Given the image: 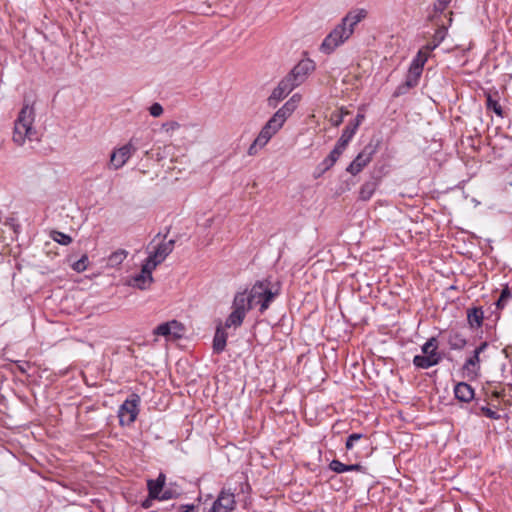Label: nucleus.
<instances>
[{
	"mask_svg": "<svg viewBox=\"0 0 512 512\" xmlns=\"http://www.w3.org/2000/svg\"><path fill=\"white\" fill-rule=\"evenodd\" d=\"M34 120V107L28 103L24 104L14 124L13 141L17 145L22 146L27 139L30 141L33 139L36 134L33 127Z\"/></svg>",
	"mask_w": 512,
	"mask_h": 512,
	"instance_id": "nucleus-1",
	"label": "nucleus"
},
{
	"mask_svg": "<svg viewBox=\"0 0 512 512\" xmlns=\"http://www.w3.org/2000/svg\"><path fill=\"white\" fill-rule=\"evenodd\" d=\"M248 293L250 295V302H252L253 307L259 305V311L264 313L270 307V304L274 301V299L278 296L279 289H274V286L271 284V282L267 279H264L257 281Z\"/></svg>",
	"mask_w": 512,
	"mask_h": 512,
	"instance_id": "nucleus-2",
	"label": "nucleus"
},
{
	"mask_svg": "<svg viewBox=\"0 0 512 512\" xmlns=\"http://www.w3.org/2000/svg\"><path fill=\"white\" fill-rule=\"evenodd\" d=\"M159 238L160 234H157L147 247L149 255L145 262L152 268L160 265L172 253L175 245V240L173 239L165 241L166 235L157 242Z\"/></svg>",
	"mask_w": 512,
	"mask_h": 512,
	"instance_id": "nucleus-3",
	"label": "nucleus"
},
{
	"mask_svg": "<svg viewBox=\"0 0 512 512\" xmlns=\"http://www.w3.org/2000/svg\"><path fill=\"white\" fill-rule=\"evenodd\" d=\"M423 355H416L413 359V364L422 369H428L437 365L441 360V355L438 352V340L431 337L421 348Z\"/></svg>",
	"mask_w": 512,
	"mask_h": 512,
	"instance_id": "nucleus-4",
	"label": "nucleus"
},
{
	"mask_svg": "<svg viewBox=\"0 0 512 512\" xmlns=\"http://www.w3.org/2000/svg\"><path fill=\"white\" fill-rule=\"evenodd\" d=\"M352 36V30L339 23L323 40L320 50L331 54L337 47L345 43Z\"/></svg>",
	"mask_w": 512,
	"mask_h": 512,
	"instance_id": "nucleus-5",
	"label": "nucleus"
},
{
	"mask_svg": "<svg viewBox=\"0 0 512 512\" xmlns=\"http://www.w3.org/2000/svg\"><path fill=\"white\" fill-rule=\"evenodd\" d=\"M136 150L137 147L133 144V139H131L125 145L114 149L110 155V161L108 164L109 169L118 170L122 168L131 158V156L136 152Z\"/></svg>",
	"mask_w": 512,
	"mask_h": 512,
	"instance_id": "nucleus-6",
	"label": "nucleus"
},
{
	"mask_svg": "<svg viewBox=\"0 0 512 512\" xmlns=\"http://www.w3.org/2000/svg\"><path fill=\"white\" fill-rule=\"evenodd\" d=\"M140 397L137 394H132L124 403L120 406L118 411L119 421L122 425L132 424L138 415Z\"/></svg>",
	"mask_w": 512,
	"mask_h": 512,
	"instance_id": "nucleus-7",
	"label": "nucleus"
},
{
	"mask_svg": "<svg viewBox=\"0 0 512 512\" xmlns=\"http://www.w3.org/2000/svg\"><path fill=\"white\" fill-rule=\"evenodd\" d=\"M281 127L273 123L271 119L265 124V126L261 129L260 133L254 140V142L250 145L248 149L249 155L257 154L258 150L263 148L275 135Z\"/></svg>",
	"mask_w": 512,
	"mask_h": 512,
	"instance_id": "nucleus-8",
	"label": "nucleus"
},
{
	"mask_svg": "<svg viewBox=\"0 0 512 512\" xmlns=\"http://www.w3.org/2000/svg\"><path fill=\"white\" fill-rule=\"evenodd\" d=\"M184 326L177 320H171L158 325L153 334L156 336H163L166 340H177L184 335Z\"/></svg>",
	"mask_w": 512,
	"mask_h": 512,
	"instance_id": "nucleus-9",
	"label": "nucleus"
},
{
	"mask_svg": "<svg viewBox=\"0 0 512 512\" xmlns=\"http://www.w3.org/2000/svg\"><path fill=\"white\" fill-rule=\"evenodd\" d=\"M315 70V63L311 59L301 60L287 75L295 86L301 85L307 78V76Z\"/></svg>",
	"mask_w": 512,
	"mask_h": 512,
	"instance_id": "nucleus-10",
	"label": "nucleus"
},
{
	"mask_svg": "<svg viewBox=\"0 0 512 512\" xmlns=\"http://www.w3.org/2000/svg\"><path fill=\"white\" fill-rule=\"evenodd\" d=\"M294 88H296L295 84H293L291 80L286 76L272 91L270 97L268 98L269 105L276 106L277 103L284 99Z\"/></svg>",
	"mask_w": 512,
	"mask_h": 512,
	"instance_id": "nucleus-11",
	"label": "nucleus"
},
{
	"mask_svg": "<svg viewBox=\"0 0 512 512\" xmlns=\"http://www.w3.org/2000/svg\"><path fill=\"white\" fill-rule=\"evenodd\" d=\"M374 148L366 146L357 157L347 167V171L352 175L358 174L371 161Z\"/></svg>",
	"mask_w": 512,
	"mask_h": 512,
	"instance_id": "nucleus-12",
	"label": "nucleus"
},
{
	"mask_svg": "<svg viewBox=\"0 0 512 512\" xmlns=\"http://www.w3.org/2000/svg\"><path fill=\"white\" fill-rule=\"evenodd\" d=\"M155 269L156 268H152L148 265V263L144 262L141 272L132 278L130 285L141 290L149 288L153 282L152 272Z\"/></svg>",
	"mask_w": 512,
	"mask_h": 512,
	"instance_id": "nucleus-13",
	"label": "nucleus"
},
{
	"mask_svg": "<svg viewBox=\"0 0 512 512\" xmlns=\"http://www.w3.org/2000/svg\"><path fill=\"white\" fill-rule=\"evenodd\" d=\"M235 507V497L232 492L221 491L212 506V512H230Z\"/></svg>",
	"mask_w": 512,
	"mask_h": 512,
	"instance_id": "nucleus-14",
	"label": "nucleus"
},
{
	"mask_svg": "<svg viewBox=\"0 0 512 512\" xmlns=\"http://www.w3.org/2000/svg\"><path fill=\"white\" fill-rule=\"evenodd\" d=\"M421 75L422 73L418 72V70L409 69L405 81L395 89L393 96L399 97L406 94L410 89L416 87Z\"/></svg>",
	"mask_w": 512,
	"mask_h": 512,
	"instance_id": "nucleus-15",
	"label": "nucleus"
},
{
	"mask_svg": "<svg viewBox=\"0 0 512 512\" xmlns=\"http://www.w3.org/2000/svg\"><path fill=\"white\" fill-rule=\"evenodd\" d=\"M488 347L487 342H483L474 350L473 356L466 360L464 370L470 376H477L480 369V354Z\"/></svg>",
	"mask_w": 512,
	"mask_h": 512,
	"instance_id": "nucleus-16",
	"label": "nucleus"
},
{
	"mask_svg": "<svg viewBox=\"0 0 512 512\" xmlns=\"http://www.w3.org/2000/svg\"><path fill=\"white\" fill-rule=\"evenodd\" d=\"M367 16V11L363 8L351 10L346 14V16L341 20V24L344 27H348L352 30V34L354 33V29L358 23H360Z\"/></svg>",
	"mask_w": 512,
	"mask_h": 512,
	"instance_id": "nucleus-17",
	"label": "nucleus"
},
{
	"mask_svg": "<svg viewBox=\"0 0 512 512\" xmlns=\"http://www.w3.org/2000/svg\"><path fill=\"white\" fill-rule=\"evenodd\" d=\"M232 308L244 314L252 309L253 305L252 302H250L249 293L246 291L238 292L234 297Z\"/></svg>",
	"mask_w": 512,
	"mask_h": 512,
	"instance_id": "nucleus-18",
	"label": "nucleus"
},
{
	"mask_svg": "<svg viewBox=\"0 0 512 512\" xmlns=\"http://www.w3.org/2000/svg\"><path fill=\"white\" fill-rule=\"evenodd\" d=\"M456 399L461 402H470L474 398V389L466 382H459L454 388Z\"/></svg>",
	"mask_w": 512,
	"mask_h": 512,
	"instance_id": "nucleus-19",
	"label": "nucleus"
},
{
	"mask_svg": "<svg viewBox=\"0 0 512 512\" xmlns=\"http://www.w3.org/2000/svg\"><path fill=\"white\" fill-rule=\"evenodd\" d=\"M358 128V123H355L354 125H348L345 127V129L342 132V135L338 139L336 146L341 148L342 150H345L350 140L353 138L354 134L356 133V130Z\"/></svg>",
	"mask_w": 512,
	"mask_h": 512,
	"instance_id": "nucleus-20",
	"label": "nucleus"
},
{
	"mask_svg": "<svg viewBox=\"0 0 512 512\" xmlns=\"http://www.w3.org/2000/svg\"><path fill=\"white\" fill-rule=\"evenodd\" d=\"M165 484V475L160 474L156 480H148L147 486L149 490V496L151 498H158L162 492Z\"/></svg>",
	"mask_w": 512,
	"mask_h": 512,
	"instance_id": "nucleus-21",
	"label": "nucleus"
},
{
	"mask_svg": "<svg viewBox=\"0 0 512 512\" xmlns=\"http://www.w3.org/2000/svg\"><path fill=\"white\" fill-rule=\"evenodd\" d=\"M484 313L482 308L474 307L467 311V320L472 328H479L482 325Z\"/></svg>",
	"mask_w": 512,
	"mask_h": 512,
	"instance_id": "nucleus-22",
	"label": "nucleus"
},
{
	"mask_svg": "<svg viewBox=\"0 0 512 512\" xmlns=\"http://www.w3.org/2000/svg\"><path fill=\"white\" fill-rule=\"evenodd\" d=\"M329 468L333 471V472H336V473H344V472H349V471H360L362 470V466L360 464H351V465H347V464H344L342 462H340L339 460H332L329 464Z\"/></svg>",
	"mask_w": 512,
	"mask_h": 512,
	"instance_id": "nucleus-23",
	"label": "nucleus"
},
{
	"mask_svg": "<svg viewBox=\"0 0 512 512\" xmlns=\"http://www.w3.org/2000/svg\"><path fill=\"white\" fill-rule=\"evenodd\" d=\"M227 334L220 326L217 327L214 339L213 349L216 353H221L226 347Z\"/></svg>",
	"mask_w": 512,
	"mask_h": 512,
	"instance_id": "nucleus-24",
	"label": "nucleus"
},
{
	"mask_svg": "<svg viewBox=\"0 0 512 512\" xmlns=\"http://www.w3.org/2000/svg\"><path fill=\"white\" fill-rule=\"evenodd\" d=\"M245 316H246V314L233 309L231 314L226 319L225 327L226 328L239 327L242 324Z\"/></svg>",
	"mask_w": 512,
	"mask_h": 512,
	"instance_id": "nucleus-25",
	"label": "nucleus"
},
{
	"mask_svg": "<svg viewBox=\"0 0 512 512\" xmlns=\"http://www.w3.org/2000/svg\"><path fill=\"white\" fill-rule=\"evenodd\" d=\"M448 344L451 349L460 350L466 345V339L459 333L454 332L449 334Z\"/></svg>",
	"mask_w": 512,
	"mask_h": 512,
	"instance_id": "nucleus-26",
	"label": "nucleus"
},
{
	"mask_svg": "<svg viewBox=\"0 0 512 512\" xmlns=\"http://www.w3.org/2000/svg\"><path fill=\"white\" fill-rule=\"evenodd\" d=\"M292 113L288 110H286L285 106H282L280 109H278L275 114L270 118L273 123H276L279 127H282L287 118Z\"/></svg>",
	"mask_w": 512,
	"mask_h": 512,
	"instance_id": "nucleus-27",
	"label": "nucleus"
},
{
	"mask_svg": "<svg viewBox=\"0 0 512 512\" xmlns=\"http://www.w3.org/2000/svg\"><path fill=\"white\" fill-rule=\"evenodd\" d=\"M427 61V55L423 53L421 50L417 53L416 57L412 60L409 69L418 70V72H423V67L425 62Z\"/></svg>",
	"mask_w": 512,
	"mask_h": 512,
	"instance_id": "nucleus-28",
	"label": "nucleus"
},
{
	"mask_svg": "<svg viewBox=\"0 0 512 512\" xmlns=\"http://www.w3.org/2000/svg\"><path fill=\"white\" fill-rule=\"evenodd\" d=\"M376 190V184L374 182H366L361 186L359 196L360 199L366 201L369 200Z\"/></svg>",
	"mask_w": 512,
	"mask_h": 512,
	"instance_id": "nucleus-29",
	"label": "nucleus"
},
{
	"mask_svg": "<svg viewBox=\"0 0 512 512\" xmlns=\"http://www.w3.org/2000/svg\"><path fill=\"white\" fill-rule=\"evenodd\" d=\"M50 238L52 240H54L55 242H57L61 245H64V246H67L72 242V238L69 235L62 233L60 231H57V230H52L50 232Z\"/></svg>",
	"mask_w": 512,
	"mask_h": 512,
	"instance_id": "nucleus-30",
	"label": "nucleus"
},
{
	"mask_svg": "<svg viewBox=\"0 0 512 512\" xmlns=\"http://www.w3.org/2000/svg\"><path fill=\"white\" fill-rule=\"evenodd\" d=\"M127 252L124 250H120L117 252H114L109 257V262L111 265H117L123 262V260L126 258Z\"/></svg>",
	"mask_w": 512,
	"mask_h": 512,
	"instance_id": "nucleus-31",
	"label": "nucleus"
},
{
	"mask_svg": "<svg viewBox=\"0 0 512 512\" xmlns=\"http://www.w3.org/2000/svg\"><path fill=\"white\" fill-rule=\"evenodd\" d=\"M87 263H88V256L87 255H83L78 261H76L72 265V268L76 272H83L87 268Z\"/></svg>",
	"mask_w": 512,
	"mask_h": 512,
	"instance_id": "nucleus-32",
	"label": "nucleus"
},
{
	"mask_svg": "<svg viewBox=\"0 0 512 512\" xmlns=\"http://www.w3.org/2000/svg\"><path fill=\"white\" fill-rule=\"evenodd\" d=\"M180 123L177 121H168L162 125V129L168 135H172V133L180 128Z\"/></svg>",
	"mask_w": 512,
	"mask_h": 512,
	"instance_id": "nucleus-33",
	"label": "nucleus"
},
{
	"mask_svg": "<svg viewBox=\"0 0 512 512\" xmlns=\"http://www.w3.org/2000/svg\"><path fill=\"white\" fill-rule=\"evenodd\" d=\"M487 108L492 109L497 115L502 116V108L496 100L489 95L487 97Z\"/></svg>",
	"mask_w": 512,
	"mask_h": 512,
	"instance_id": "nucleus-34",
	"label": "nucleus"
},
{
	"mask_svg": "<svg viewBox=\"0 0 512 512\" xmlns=\"http://www.w3.org/2000/svg\"><path fill=\"white\" fill-rule=\"evenodd\" d=\"M362 437H363V435L360 433H353V434L349 435L346 440V448L348 450H351L354 446V443L359 441Z\"/></svg>",
	"mask_w": 512,
	"mask_h": 512,
	"instance_id": "nucleus-35",
	"label": "nucleus"
},
{
	"mask_svg": "<svg viewBox=\"0 0 512 512\" xmlns=\"http://www.w3.org/2000/svg\"><path fill=\"white\" fill-rule=\"evenodd\" d=\"M510 298H511V292L509 291L508 288L504 289L501 292L500 298L498 299V301L496 303L497 307L502 308L504 306L505 302L508 301Z\"/></svg>",
	"mask_w": 512,
	"mask_h": 512,
	"instance_id": "nucleus-36",
	"label": "nucleus"
},
{
	"mask_svg": "<svg viewBox=\"0 0 512 512\" xmlns=\"http://www.w3.org/2000/svg\"><path fill=\"white\" fill-rule=\"evenodd\" d=\"M481 411L486 417L490 419L498 420L501 418V415L499 413L488 407H481Z\"/></svg>",
	"mask_w": 512,
	"mask_h": 512,
	"instance_id": "nucleus-37",
	"label": "nucleus"
},
{
	"mask_svg": "<svg viewBox=\"0 0 512 512\" xmlns=\"http://www.w3.org/2000/svg\"><path fill=\"white\" fill-rule=\"evenodd\" d=\"M149 112L153 117H159L163 113V107L159 103H154L149 108Z\"/></svg>",
	"mask_w": 512,
	"mask_h": 512,
	"instance_id": "nucleus-38",
	"label": "nucleus"
},
{
	"mask_svg": "<svg viewBox=\"0 0 512 512\" xmlns=\"http://www.w3.org/2000/svg\"><path fill=\"white\" fill-rule=\"evenodd\" d=\"M335 164V162L329 158L328 156L320 163L319 165V168L321 169L322 172L326 171V170H329L333 165Z\"/></svg>",
	"mask_w": 512,
	"mask_h": 512,
	"instance_id": "nucleus-39",
	"label": "nucleus"
},
{
	"mask_svg": "<svg viewBox=\"0 0 512 512\" xmlns=\"http://www.w3.org/2000/svg\"><path fill=\"white\" fill-rule=\"evenodd\" d=\"M451 0H437L434 4V8L437 12H443Z\"/></svg>",
	"mask_w": 512,
	"mask_h": 512,
	"instance_id": "nucleus-40",
	"label": "nucleus"
},
{
	"mask_svg": "<svg viewBox=\"0 0 512 512\" xmlns=\"http://www.w3.org/2000/svg\"><path fill=\"white\" fill-rule=\"evenodd\" d=\"M344 150L335 145L334 149L329 153L328 157L331 158L335 163L343 153Z\"/></svg>",
	"mask_w": 512,
	"mask_h": 512,
	"instance_id": "nucleus-41",
	"label": "nucleus"
},
{
	"mask_svg": "<svg viewBox=\"0 0 512 512\" xmlns=\"http://www.w3.org/2000/svg\"><path fill=\"white\" fill-rule=\"evenodd\" d=\"M283 106H285L286 110L290 111L291 113H293L295 111V109L297 108L296 105H294L291 101H287Z\"/></svg>",
	"mask_w": 512,
	"mask_h": 512,
	"instance_id": "nucleus-42",
	"label": "nucleus"
},
{
	"mask_svg": "<svg viewBox=\"0 0 512 512\" xmlns=\"http://www.w3.org/2000/svg\"><path fill=\"white\" fill-rule=\"evenodd\" d=\"M301 100V96L299 94H294L289 101H291L294 105L298 106V103Z\"/></svg>",
	"mask_w": 512,
	"mask_h": 512,
	"instance_id": "nucleus-43",
	"label": "nucleus"
},
{
	"mask_svg": "<svg viewBox=\"0 0 512 512\" xmlns=\"http://www.w3.org/2000/svg\"><path fill=\"white\" fill-rule=\"evenodd\" d=\"M179 512H194V506L193 505L182 506L180 508Z\"/></svg>",
	"mask_w": 512,
	"mask_h": 512,
	"instance_id": "nucleus-44",
	"label": "nucleus"
},
{
	"mask_svg": "<svg viewBox=\"0 0 512 512\" xmlns=\"http://www.w3.org/2000/svg\"><path fill=\"white\" fill-rule=\"evenodd\" d=\"M172 496L170 494V492L168 491H165L163 494H159V497L157 499H161V500H168L170 499Z\"/></svg>",
	"mask_w": 512,
	"mask_h": 512,
	"instance_id": "nucleus-45",
	"label": "nucleus"
},
{
	"mask_svg": "<svg viewBox=\"0 0 512 512\" xmlns=\"http://www.w3.org/2000/svg\"><path fill=\"white\" fill-rule=\"evenodd\" d=\"M363 119H364V115L358 114L356 117V123H358V125H359Z\"/></svg>",
	"mask_w": 512,
	"mask_h": 512,
	"instance_id": "nucleus-46",
	"label": "nucleus"
}]
</instances>
